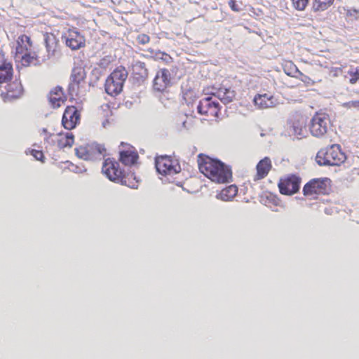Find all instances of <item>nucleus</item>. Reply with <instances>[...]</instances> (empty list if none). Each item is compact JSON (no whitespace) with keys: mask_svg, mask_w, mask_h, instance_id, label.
Instances as JSON below:
<instances>
[{"mask_svg":"<svg viewBox=\"0 0 359 359\" xmlns=\"http://www.w3.org/2000/svg\"><path fill=\"white\" fill-rule=\"evenodd\" d=\"M345 19L348 22L359 20V11L355 9L346 10Z\"/></svg>","mask_w":359,"mask_h":359,"instance_id":"31","label":"nucleus"},{"mask_svg":"<svg viewBox=\"0 0 359 359\" xmlns=\"http://www.w3.org/2000/svg\"><path fill=\"white\" fill-rule=\"evenodd\" d=\"M237 194V187L232 184L222 189L218 194L217 198L224 201H229L232 200Z\"/></svg>","mask_w":359,"mask_h":359,"instance_id":"27","label":"nucleus"},{"mask_svg":"<svg viewBox=\"0 0 359 359\" xmlns=\"http://www.w3.org/2000/svg\"><path fill=\"white\" fill-rule=\"evenodd\" d=\"M155 165L158 172L164 176L172 175L181 171L178 161L169 156L156 157Z\"/></svg>","mask_w":359,"mask_h":359,"instance_id":"9","label":"nucleus"},{"mask_svg":"<svg viewBox=\"0 0 359 359\" xmlns=\"http://www.w3.org/2000/svg\"><path fill=\"white\" fill-rule=\"evenodd\" d=\"M213 95L224 104H228L233 101L236 96V93L234 90L230 88L222 87L217 89Z\"/></svg>","mask_w":359,"mask_h":359,"instance_id":"26","label":"nucleus"},{"mask_svg":"<svg viewBox=\"0 0 359 359\" xmlns=\"http://www.w3.org/2000/svg\"><path fill=\"white\" fill-rule=\"evenodd\" d=\"M48 99L53 108H59L67 100V97L60 86H55L50 90Z\"/></svg>","mask_w":359,"mask_h":359,"instance_id":"18","label":"nucleus"},{"mask_svg":"<svg viewBox=\"0 0 359 359\" xmlns=\"http://www.w3.org/2000/svg\"><path fill=\"white\" fill-rule=\"evenodd\" d=\"M334 0H314L313 8L315 11H325L329 8Z\"/></svg>","mask_w":359,"mask_h":359,"instance_id":"30","label":"nucleus"},{"mask_svg":"<svg viewBox=\"0 0 359 359\" xmlns=\"http://www.w3.org/2000/svg\"><path fill=\"white\" fill-rule=\"evenodd\" d=\"M289 65L292 70V73L298 72L299 74V79L301 80L302 82H304L307 86H312L314 84V81L308 76L300 72L298 70L297 67L292 62H290ZM286 67H287V65H285V72L287 74L290 75L291 74V72H287L286 69H285Z\"/></svg>","mask_w":359,"mask_h":359,"instance_id":"29","label":"nucleus"},{"mask_svg":"<svg viewBox=\"0 0 359 359\" xmlns=\"http://www.w3.org/2000/svg\"><path fill=\"white\" fill-rule=\"evenodd\" d=\"M128 77L125 67L119 66L107 77L105 81V91L111 96L118 95L123 90L124 82Z\"/></svg>","mask_w":359,"mask_h":359,"instance_id":"5","label":"nucleus"},{"mask_svg":"<svg viewBox=\"0 0 359 359\" xmlns=\"http://www.w3.org/2000/svg\"><path fill=\"white\" fill-rule=\"evenodd\" d=\"M62 39L65 40L66 46L73 50L80 49L86 45L84 35L76 27L68 29L62 34Z\"/></svg>","mask_w":359,"mask_h":359,"instance_id":"12","label":"nucleus"},{"mask_svg":"<svg viewBox=\"0 0 359 359\" xmlns=\"http://www.w3.org/2000/svg\"><path fill=\"white\" fill-rule=\"evenodd\" d=\"M301 182V178L296 175H288L281 177L278 184L280 193L287 196L297 193L300 188Z\"/></svg>","mask_w":359,"mask_h":359,"instance_id":"11","label":"nucleus"},{"mask_svg":"<svg viewBox=\"0 0 359 359\" xmlns=\"http://www.w3.org/2000/svg\"><path fill=\"white\" fill-rule=\"evenodd\" d=\"M290 124V131L292 135L297 137L304 135L306 121L304 116H298L294 118Z\"/></svg>","mask_w":359,"mask_h":359,"instance_id":"20","label":"nucleus"},{"mask_svg":"<svg viewBox=\"0 0 359 359\" xmlns=\"http://www.w3.org/2000/svg\"><path fill=\"white\" fill-rule=\"evenodd\" d=\"M331 187V180L329 178H314L304 184L302 192L306 198L316 200L320 196L329 194Z\"/></svg>","mask_w":359,"mask_h":359,"instance_id":"4","label":"nucleus"},{"mask_svg":"<svg viewBox=\"0 0 359 359\" xmlns=\"http://www.w3.org/2000/svg\"><path fill=\"white\" fill-rule=\"evenodd\" d=\"M24 88L20 79L9 83L7 85L6 90L1 96L4 102H12L22 97Z\"/></svg>","mask_w":359,"mask_h":359,"instance_id":"16","label":"nucleus"},{"mask_svg":"<svg viewBox=\"0 0 359 359\" xmlns=\"http://www.w3.org/2000/svg\"><path fill=\"white\" fill-rule=\"evenodd\" d=\"M197 109L201 115L217 117L220 111V107L219 102L213 97L208 96L200 100Z\"/></svg>","mask_w":359,"mask_h":359,"instance_id":"13","label":"nucleus"},{"mask_svg":"<svg viewBox=\"0 0 359 359\" xmlns=\"http://www.w3.org/2000/svg\"><path fill=\"white\" fill-rule=\"evenodd\" d=\"M106 149L103 145L92 143L80 145L75 148L76 156L84 161H94L106 155Z\"/></svg>","mask_w":359,"mask_h":359,"instance_id":"8","label":"nucleus"},{"mask_svg":"<svg viewBox=\"0 0 359 359\" xmlns=\"http://www.w3.org/2000/svg\"><path fill=\"white\" fill-rule=\"evenodd\" d=\"M109 63H110L109 57H104L100 60L98 65L101 67L105 68L109 65Z\"/></svg>","mask_w":359,"mask_h":359,"instance_id":"37","label":"nucleus"},{"mask_svg":"<svg viewBox=\"0 0 359 359\" xmlns=\"http://www.w3.org/2000/svg\"><path fill=\"white\" fill-rule=\"evenodd\" d=\"M102 174L110 181L130 188L137 187V181L133 173L126 174L123 168H121L118 161L114 158H107L104 159L102 166Z\"/></svg>","mask_w":359,"mask_h":359,"instance_id":"2","label":"nucleus"},{"mask_svg":"<svg viewBox=\"0 0 359 359\" xmlns=\"http://www.w3.org/2000/svg\"><path fill=\"white\" fill-rule=\"evenodd\" d=\"M346 156L339 144H334L320 149L316 160L320 165L339 166L345 162Z\"/></svg>","mask_w":359,"mask_h":359,"instance_id":"3","label":"nucleus"},{"mask_svg":"<svg viewBox=\"0 0 359 359\" xmlns=\"http://www.w3.org/2000/svg\"><path fill=\"white\" fill-rule=\"evenodd\" d=\"M343 107L346 109H359V100H352L343 104Z\"/></svg>","mask_w":359,"mask_h":359,"instance_id":"36","label":"nucleus"},{"mask_svg":"<svg viewBox=\"0 0 359 359\" xmlns=\"http://www.w3.org/2000/svg\"><path fill=\"white\" fill-rule=\"evenodd\" d=\"M81 112L75 106H67L63 113L62 124L65 128L72 130L79 123Z\"/></svg>","mask_w":359,"mask_h":359,"instance_id":"14","label":"nucleus"},{"mask_svg":"<svg viewBox=\"0 0 359 359\" xmlns=\"http://www.w3.org/2000/svg\"><path fill=\"white\" fill-rule=\"evenodd\" d=\"M292 2L297 10L304 11L309 3V0H292Z\"/></svg>","mask_w":359,"mask_h":359,"instance_id":"34","label":"nucleus"},{"mask_svg":"<svg viewBox=\"0 0 359 359\" xmlns=\"http://www.w3.org/2000/svg\"><path fill=\"white\" fill-rule=\"evenodd\" d=\"M133 73L138 78H145L148 75V70L143 62L137 61L133 65Z\"/></svg>","mask_w":359,"mask_h":359,"instance_id":"28","label":"nucleus"},{"mask_svg":"<svg viewBox=\"0 0 359 359\" xmlns=\"http://www.w3.org/2000/svg\"><path fill=\"white\" fill-rule=\"evenodd\" d=\"M27 155H32L36 160L39 161L42 163L45 161V156L41 150H36L33 149H27L25 151Z\"/></svg>","mask_w":359,"mask_h":359,"instance_id":"33","label":"nucleus"},{"mask_svg":"<svg viewBox=\"0 0 359 359\" xmlns=\"http://www.w3.org/2000/svg\"><path fill=\"white\" fill-rule=\"evenodd\" d=\"M200 172L212 182L224 184L232 178L231 170L222 161L200 154L197 156Z\"/></svg>","mask_w":359,"mask_h":359,"instance_id":"1","label":"nucleus"},{"mask_svg":"<svg viewBox=\"0 0 359 359\" xmlns=\"http://www.w3.org/2000/svg\"><path fill=\"white\" fill-rule=\"evenodd\" d=\"M44 43L49 57L55 56L60 52V40L53 33H46L44 34Z\"/></svg>","mask_w":359,"mask_h":359,"instance_id":"17","label":"nucleus"},{"mask_svg":"<svg viewBox=\"0 0 359 359\" xmlns=\"http://www.w3.org/2000/svg\"><path fill=\"white\" fill-rule=\"evenodd\" d=\"M44 142L50 147H56L59 149L71 148L74 142V136L72 133H50L46 128L41 130Z\"/></svg>","mask_w":359,"mask_h":359,"instance_id":"6","label":"nucleus"},{"mask_svg":"<svg viewBox=\"0 0 359 359\" xmlns=\"http://www.w3.org/2000/svg\"><path fill=\"white\" fill-rule=\"evenodd\" d=\"M347 74L349 76V83L351 84L356 83L359 81V67H351Z\"/></svg>","mask_w":359,"mask_h":359,"instance_id":"32","label":"nucleus"},{"mask_svg":"<svg viewBox=\"0 0 359 359\" xmlns=\"http://www.w3.org/2000/svg\"><path fill=\"white\" fill-rule=\"evenodd\" d=\"M272 168L271 161L269 158L265 157L257 165V172L254 176V181H259L267 176Z\"/></svg>","mask_w":359,"mask_h":359,"instance_id":"21","label":"nucleus"},{"mask_svg":"<svg viewBox=\"0 0 359 359\" xmlns=\"http://www.w3.org/2000/svg\"><path fill=\"white\" fill-rule=\"evenodd\" d=\"M137 41L138 43L145 45L149 42L150 37L147 34H140L137 36Z\"/></svg>","mask_w":359,"mask_h":359,"instance_id":"35","label":"nucleus"},{"mask_svg":"<svg viewBox=\"0 0 359 359\" xmlns=\"http://www.w3.org/2000/svg\"><path fill=\"white\" fill-rule=\"evenodd\" d=\"M172 84L171 74L168 69H160L153 80V88L155 91L163 93Z\"/></svg>","mask_w":359,"mask_h":359,"instance_id":"15","label":"nucleus"},{"mask_svg":"<svg viewBox=\"0 0 359 359\" xmlns=\"http://www.w3.org/2000/svg\"><path fill=\"white\" fill-rule=\"evenodd\" d=\"M13 64L7 60H4L0 64V84L10 81L13 76Z\"/></svg>","mask_w":359,"mask_h":359,"instance_id":"24","label":"nucleus"},{"mask_svg":"<svg viewBox=\"0 0 359 359\" xmlns=\"http://www.w3.org/2000/svg\"><path fill=\"white\" fill-rule=\"evenodd\" d=\"M330 123V117L327 114L316 113L309 126L311 135L316 137L324 136L327 133Z\"/></svg>","mask_w":359,"mask_h":359,"instance_id":"10","label":"nucleus"},{"mask_svg":"<svg viewBox=\"0 0 359 359\" xmlns=\"http://www.w3.org/2000/svg\"><path fill=\"white\" fill-rule=\"evenodd\" d=\"M138 158V154L133 148L121 151L119 153V161L127 166H131L136 163Z\"/></svg>","mask_w":359,"mask_h":359,"instance_id":"22","label":"nucleus"},{"mask_svg":"<svg viewBox=\"0 0 359 359\" xmlns=\"http://www.w3.org/2000/svg\"><path fill=\"white\" fill-rule=\"evenodd\" d=\"M86 72L85 67L77 65L73 67L69 83L68 93L71 96H78L86 84Z\"/></svg>","mask_w":359,"mask_h":359,"instance_id":"7","label":"nucleus"},{"mask_svg":"<svg viewBox=\"0 0 359 359\" xmlns=\"http://www.w3.org/2000/svg\"><path fill=\"white\" fill-rule=\"evenodd\" d=\"M15 62L21 64L23 67H29L35 65L38 62V57L35 52L29 50L22 54L15 55Z\"/></svg>","mask_w":359,"mask_h":359,"instance_id":"23","label":"nucleus"},{"mask_svg":"<svg viewBox=\"0 0 359 359\" xmlns=\"http://www.w3.org/2000/svg\"><path fill=\"white\" fill-rule=\"evenodd\" d=\"M229 7L233 11H239L240 8L236 4V1L235 0H230L228 3Z\"/></svg>","mask_w":359,"mask_h":359,"instance_id":"38","label":"nucleus"},{"mask_svg":"<svg viewBox=\"0 0 359 359\" xmlns=\"http://www.w3.org/2000/svg\"><path fill=\"white\" fill-rule=\"evenodd\" d=\"M32 47V41L30 37L26 34H22L17 39L15 55L29 51Z\"/></svg>","mask_w":359,"mask_h":359,"instance_id":"25","label":"nucleus"},{"mask_svg":"<svg viewBox=\"0 0 359 359\" xmlns=\"http://www.w3.org/2000/svg\"><path fill=\"white\" fill-rule=\"evenodd\" d=\"M253 102L255 105L261 109L273 107L277 104V100L274 96L267 93L256 95Z\"/></svg>","mask_w":359,"mask_h":359,"instance_id":"19","label":"nucleus"}]
</instances>
